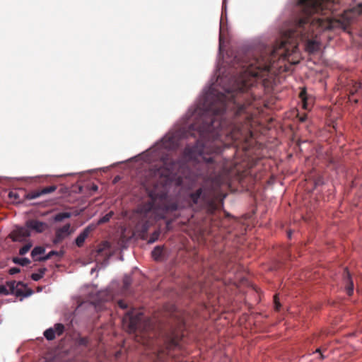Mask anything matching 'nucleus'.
<instances>
[{"mask_svg":"<svg viewBox=\"0 0 362 362\" xmlns=\"http://www.w3.org/2000/svg\"><path fill=\"white\" fill-rule=\"evenodd\" d=\"M249 95L235 78L218 76L206 87L195 105L147 151V161L163 163L155 175L182 190H191L205 173L192 171L187 160L207 168V174L215 172L216 156L205 154L221 153L225 139H238L241 129L250 124L253 113Z\"/></svg>","mask_w":362,"mask_h":362,"instance_id":"nucleus-1","label":"nucleus"},{"mask_svg":"<svg viewBox=\"0 0 362 362\" xmlns=\"http://www.w3.org/2000/svg\"><path fill=\"white\" fill-rule=\"evenodd\" d=\"M296 4L295 14L288 26L282 31L281 39L272 47H263L258 55L241 63L243 70L235 79L248 93L256 82V78H264L276 59L285 60L298 50V43H304V49L310 54L317 52L321 32L340 28L346 30L349 20L344 13L336 18L343 0H292Z\"/></svg>","mask_w":362,"mask_h":362,"instance_id":"nucleus-2","label":"nucleus"},{"mask_svg":"<svg viewBox=\"0 0 362 362\" xmlns=\"http://www.w3.org/2000/svg\"><path fill=\"white\" fill-rule=\"evenodd\" d=\"M144 315L141 312H137L134 314L133 312H128L127 315L123 317V323L127 327L129 332H134L138 329H141L143 323L150 325V322H143Z\"/></svg>","mask_w":362,"mask_h":362,"instance_id":"nucleus-3","label":"nucleus"},{"mask_svg":"<svg viewBox=\"0 0 362 362\" xmlns=\"http://www.w3.org/2000/svg\"><path fill=\"white\" fill-rule=\"evenodd\" d=\"M148 196L151 198V200L140 204L137 208V212L143 214L144 216H147L155 209V203L157 200L162 201L165 199L167 194L165 192L156 193V192L151 190L148 192Z\"/></svg>","mask_w":362,"mask_h":362,"instance_id":"nucleus-4","label":"nucleus"},{"mask_svg":"<svg viewBox=\"0 0 362 362\" xmlns=\"http://www.w3.org/2000/svg\"><path fill=\"white\" fill-rule=\"evenodd\" d=\"M206 199V189L200 187L194 192H191L185 195L186 201L191 205H197L200 202L205 201Z\"/></svg>","mask_w":362,"mask_h":362,"instance_id":"nucleus-5","label":"nucleus"},{"mask_svg":"<svg viewBox=\"0 0 362 362\" xmlns=\"http://www.w3.org/2000/svg\"><path fill=\"white\" fill-rule=\"evenodd\" d=\"M18 286L27 287V284L22 281H18L17 283L15 281H6V284L0 285V294L4 296L13 294L16 296V291Z\"/></svg>","mask_w":362,"mask_h":362,"instance_id":"nucleus-6","label":"nucleus"},{"mask_svg":"<svg viewBox=\"0 0 362 362\" xmlns=\"http://www.w3.org/2000/svg\"><path fill=\"white\" fill-rule=\"evenodd\" d=\"M30 235L29 228L26 226H17L11 234V238L13 242H23Z\"/></svg>","mask_w":362,"mask_h":362,"instance_id":"nucleus-7","label":"nucleus"},{"mask_svg":"<svg viewBox=\"0 0 362 362\" xmlns=\"http://www.w3.org/2000/svg\"><path fill=\"white\" fill-rule=\"evenodd\" d=\"M25 226L37 233H41L49 228L47 223L38 220H28L25 223Z\"/></svg>","mask_w":362,"mask_h":362,"instance_id":"nucleus-8","label":"nucleus"},{"mask_svg":"<svg viewBox=\"0 0 362 362\" xmlns=\"http://www.w3.org/2000/svg\"><path fill=\"white\" fill-rule=\"evenodd\" d=\"M70 228V223H66L62 228L57 229L55 232V238L53 240V243L55 244L59 243L61 241H62L64 238L68 237L71 234Z\"/></svg>","mask_w":362,"mask_h":362,"instance_id":"nucleus-9","label":"nucleus"},{"mask_svg":"<svg viewBox=\"0 0 362 362\" xmlns=\"http://www.w3.org/2000/svg\"><path fill=\"white\" fill-rule=\"evenodd\" d=\"M91 227L90 226L86 227L76 237L75 239V243L78 247H81L88 236Z\"/></svg>","mask_w":362,"mask_h":362,"instance_id":"nucleus-10","label":"nucleus"},{"mask_svg":"<svg viewBox=\"0 0 362 362\" xmlns=\"http://www.w3.org/2000/svg\"><path fill=\"white\" fill-rule=\"evenodd\" d=\"M344 281L347 284L346 287V293L349 296H351L354 292V284L351 280V274L347 268H345L344 269Z\"/></svg>","mask_w":362,"mask_h":362,"instance_id":"nucleus-11","label":"nucleus"},{"mask_svg":"<svg viewBox=\"0 0 362 362\" xmlns=\"http://www.w3.org/2000/svg\"><path fill=\"white\" fill-rule=\"evenodd\" d=\"M45 252V249L41 246L35 247L31 251V256L34 261H37L38 255H41L44 254Z\"/></svg>","mask_w":362,"mask_h":362,"instance_id":"nucleus-12","label":"nucleus"},{"mask_svg":"<svg viewBox=\"0 0 362 362\" xmlns=\"http://www.w3.org/2000/svg\"><path fill=\"white\" fill-rule=\"evenodd\" d=\"M72 216V214L69 211L60 212L57 214L54 217L53 220L55 222H60L66 218H69Z\"/></svg>","mask_w":362,"mask_h":362,"instance_id":"nucleus-13","label":"nucleus"},{"mask_svg":"<svg viewBox=\"0 0 362 362\" xmlns=\"http://www.w3.org/2000/svg\"><path fill=\"white\" fill-rule=\"evenodd\" d=\"M46 272L47 269L45 267L40 268L37 272L31 274V279L35 281H37L44 276Z\"/></svg>","mask_w":362,"mask_h":362,"instance_id":"nucleus-14","label":"nucleus"},{"mask_svg":"<svg viewBox=\"0 0 362 362\" xmlns=\"http://www.w3.org/2000/svg\"><path fill=\"white\" fill-rule=\"evenodd\" d=\"M33 291L31 288H26L25 291H23L21 288H18L17 287L16 291V296L17 297H23V298H28L33 295Z\"/></svg>","mask_w":362,"mask_h":362,"instance_id":"nucleus-15","label":"nucleus"},{"mask_svg":"<svg viewBox=\"0 0 362 362\" xmlns=\"http://www.w3.org/2000/svg\"><path fill=\"white\" fill-rule=\"evenodd\" d=\"M178 209V204L176 202H172L170 204H168L163 206L162 210L163 212L166 213L168 211H175Z\"/></svg>","mask_w":362,"mask_h":362,"instance_id":"nucleus-16","label":"nucleus"},{"mask_svg":"<svg viewBox=\"0 0 362 362\" xmlns=\"http://www.w3.org/2000/svg\"><path fill=\"white\" fill-rule=\"evenodd\" d=\"M12 261L14 264H19L22 267L27 266L30 263V260L27 257H13Z\"/></svg>","mask_w":362,"mask_h":362,"instance_id":"nucleus-17","label":"nucleus"},{"mask_svg":"<svg viewBox=\"0 0 362 362\" xmlns=\"http://www.w3.org/2000/svg\"><path fill=\"white\" fill-rule=\"evenodd\" d=\"M162 253H163V247L158 245V246H156L153 248V250H152L151 255H152V257L155 260H158L161 257Z\"/></svg>","mask_w":362,"mask_h":362,"instance_id":"nucleus-18","label":"nucleus"},{"mask_svg":"<svg viewBox=\"0 0 362 362\" xmlns=\"http://www.w3.org/2000/svg\"><path fill=\"white\" fill-rule=\"evenodd\" d=\"M44 337L46 338L48 341H52L55 339L56 334H55V330L53 327H49L44 332Z\"/></svg>","mask_w":362,"mask_h":362,"instance_id":"nucleus-19","label":"nucleus"},{"mask_svg":"<svg viewBox=\"0 0 362 362\" xmlns=\"http://www.w3.org/2000/svg\"><path fill=\"white\" fill-rule=\"evenodd\" d=\"M59 252L55 250H51L49 251L47 255L44 256H40L37 258V261L39 262H45L50 259L54 255H58Z\"/></svg>","mask_w":362,"mask_h":362,"instance_id":"nucleus-20","label":"nucleus"},{"mask_svg":"<svg viewBox=\"0 0 362 362\" xmlns=\"http://www.w3.org/2000/svg\"><path fill=\"white\" fill-rule=\"evenodd\" d=\"M114 212L112 211H110L109 213L106 214L105 216L100 218L98 221V224H103L105 223L108 222L110 218L113 216Z\"/></svg>","mask_w":362,"mask_h":362,"instance_id":"nucleus-21","label":"nucleus"},{"mask_svg":"<svg viewBox=\"0 0 362 362\" xmlns=\"http://www.w3.org/2000/svg\"><path fill=\"white\" fill-rule=\"evenodd\" d=\"M41 195H42V193H40V190H37V191H33V192L27 193L25 195V199H27L28 200H31V199H37V198L40 197Z\"/></svg>","mask_w":362,"mask_h":362,"instance_id":"nucleus-22","label":"nucleus"},{"mask_svg":"<svg viewBox=\"0 0 362 362\" xmlns=\"http://www.w3.org/2000/svg\"><path fill=\"white\" fill-rule=\"evenodd\" d=\"M55 330V334L60 336L64 331V325L62 323H56L53 327Z\"/></svg>","mask_w":362,"mask_h":362,"instance_id":"nucleus-23","label":"nucleus"},{"mask_svg":"<svg viewBox=\"0 0 362 362\" xmlns=\"http://www.w3.org/2000/svg\"><path fill=\"white\" fill-rule=\"evenodd\" d=\"M160 230H155L151 235V237L150 238L148 239V240L147 241V243L148 244H152L153 243H155L156 240H158L159 238V236H160Z\"/></svg>","mask_w":362,"mask_h":362,"instance_id":"nucleus-24","label":"nucleus"},{"mask_svg":"<svg viewBox=\"0 0 362 362\" xmlns=\"http://www.w3.org/2000/svg\"><path fill=\"white\" fill-rule=\"evenodd\" d=\"M57 187L56 185L48 186V187H46L40 190V193H42V195L52 193V192H54L57 189Z\"/></svg>","mask_w":362,"mask_h":362,"instance_id":"nucleus-25","label":"nucleus"},{"mask_svg":"<svg viewBox=\"0 0 362 362\" xmlns=\"http://www.w3.org/2000/svg\"><path fill=\"white\" fill-rule=\"evenodd\" d=\"M31 247H32L31 243H28L25 244L19 250V254L21 255H24L30 250Z\"/></svg>","mask_w":362,"mask_h":362,"instance_id":"nucleus-26","label":"nucleus"},{"mask_svg":"<svg viewBox=\"0 0 362 362\" xmlns=\"http://www.w3.org/2000/svg\"><path fill=\"white\" fill-rule=\"evenodd\" d=\"M132 283V278L129 275H124L123 278V284L125 288H128Z\"/></svg>","mask_w":362,"mask_h":362,"instance_id":"nucleus-27","label":"nucleus"},{"mask_svg":"<svg viewBox=\"0 0 362 362\" xmlns=\"http://www.w3.org/2000/svg\"><path fill=\"white\" fill-rule=\"evenodd\" d=\"M78 343L81 346H86L88 344V339L86 337H81L78 339Z\"/></svg>","mask_w":362,"mask_h":362,"instance_id":"nucleus-28","label":"nucleus"},{"mask_svg":"<svg viewBox=\"0 0 362 362\" xmlns=\"http://www.w3.org/2000/svg\"><path fill=\"white\" fill-rule=\"evenodd\" d=\"M21 272V269L18 267H11L8 270V274L10 275H14Z\"/></svg>","mask_w":362,"mask_h":362,"instance_id":"nucleus-29","label":"nucleus"},{"mask_svg":"<svg viewBox=\"0 0 362 362\" xmlns=\"http://www.w3.org/2000/svg\"><path fill=\"white\" fill-rule=\"evenodd\" d=\"M274 307L276 310H279L281 308V304L279 303V298L276 296H274Z\"/></svg>","mask_w":362,"mask_h":362,"instance_id":"nucleus-30","label":"nucleus"},{"mask_svg":"<svg viewBox=\"0 0 362 362\" xmlns=\"http://www.w3.org/2000/svg\"><path fill=\"white\" fill-rule=\"evenodd\" d=\"M149 228V223L148 221L144 222L141 226V231L146 233Z\"/></svg>","mask_w":362,"mask_h":362,"instance_id":"nucleus-31","label":"nucleus"},{"mask_svg":"<svg viewBox=\"0 0 362 362\" xmlns=\"http://www.w3.org/2000/svg\"><path fill=\"white\" fill-rule=\"evenodd\" d=\"M117 303L119 307L122 309H126L128 307L127 303L122 300H118Z\"/></svg>","mask_w":362,"mask_h":362,"instance_id":"nucleus-32","label":"nucleus"},{"mask_svg":"<svg viewBox=\"0 0 362 362\" xmlns=\"http://www.w3.org/2000/svg\"><path fill=\"white\" fill-rule=\"evenodd\" d=\"M8 197L11 199H13L14 201H17V199L19 197L18 194L16 192H10L9 194H8Z\"/></svg>","mask_w":362,"mask_h":362,"instance_id":"nucleus-33","label":"nucleus"},{"mask_svg":"<svg viewBox=\"0 0 362 362\" xmlns=\"http://www.w3.org/2000/svg\"><path fill=\"white\" fill-rule=\"evenodd\" d=\"M361 88V86L357 84L355 87H354V89L351 90V93L352 95H354L355 93H356L358 91V89Z\"/></svg>","mask_w":362,"mask_h":362,"instance_id":"nucleus-34","label":"nucleus"},{"mask_svg":"<svg viewBox=\"0 0 362 362\" xmlns=\"http://www.w3.org/2000/svg\"><path fill=\"white\" fill-rule=\"evenodd\" d=\"M315 353H319L320 354V358L321 359H324L325 358V356L321 353V349L320 348H318L315 350Z\"/></svg>","mask_w":362,"mask_h":362,"instance_id":"nucleus-35","label":"nucleus"},{"mask_svg":"<svg viewBox=\"0 0 362 362\" xmlns=\"http://www.w3.org/2000/svg\"><path fill=\"white\" fill-rule=\"evenodd\" d=\"M222 44H223V40H222L221 34H220L219 35V47H218L219 52H221V50Z\"/></svg>","mask_w":362,"mask_h":362,"instance_id":"nucleus-36","label":"nucleus"},{"mask_svg":"<svg viewBox=\"0 0 362 362\" xmlns=\"http://www.w3.org/2000/svg\"><path fill=\"white\" fill-rule=\"evenodd\" d=\"M91 189L93 190V191H97L98 189V187L96 185H93L91 187Z\"/></svg>","mask_w":362,"mask_h":362,"instance_id":"nucleus-37","label":"nucleus"},{"mask_svg":"<svg viewBox=\"0 0 362 362\" xmlns=\"http://www.w3.org/2000/svg\"><path fill=\"white\" fill-rule=\"evenodd\" d=\"M303 107H304L305 109H307V104H306V102L305 101V99H304V98H303Z\"/></svg>","mask_w":362,"mask_h":362,"instance_id":"nucleus-38","label":"nucleus"},{"mask_svg":"<svg viewBox=\"0 0 362 362\" xmlns=\"http://www.w3.org/2000/svg\"><path fill=\"white\" fill-rule=\"evenodd\" d=\"M235 62H236V63H238H238H240L239 59L238 58V57H237V56H236V57H235Z\"/></svg>","mask_w":362,"mask_h":362,"instance_id":"nucleus-39","label":"nucleus"},{"mask_svg":"<svg viewBox=\"0 0 362 362\" xmlns=\"http://www.w3.org/2000/svg\"><path fill=\"white\" fill-rule=\"evenodd\" d=\"M288 237L289 238H291V231H288Z\"/></svg>","mask_w":362,"mask_h":362,"instance_id":"nucleus-40","label":"nucleus"},{"mask_svg":"<svg viewBox=\"0 0 362 362\" xmlns=\"http://www.w3.org/2000/svg\"><path fill=\"white\" fill-rule=\"evenodd\" d=\"M226 0H223V8L224 6H226Z\"/></svg>","mask_w":362,"mask_h":362,"instance_id":"nucleus-41","label":"nucleus"},{"mask_svg":"<svg viewBox=\"0 0 362 362\" xmlns=\"http://www.w3.org/2000/svg\"><path fill=\"white\" fill-rule=\"evenodd\" d=\"M305 120V117H303L300 118V121L301 122H304Z\"/></svg>","mask_w":362,"mask_h":362,"instance_id":"nucleus-42","label":"nucleus"}]
</instances>
